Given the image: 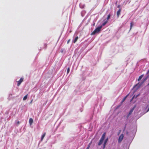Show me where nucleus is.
<instances>
[{
    "instance_id": "nucleus-17",
    "label": "nucleus",
    "mask_w": 149,
    "mask_h": 149,
    "mask_svg": "<svg viewBox=\"0 0 149 149\" xmlns=\"http://www.w3.org/2000/svg\"><path fill=\"white\" fill-rule=\"evenodd\" d=\"M108 138H107V139H106L104 141V144H106V143L108 141Z\"/></svg>"
},
{
    "instance_id": "nucleus-3",
    "label": "nucleus",
    "mask_w": 149,
    "mask_h": 149,
    "mask_svg": "<svg viewBox=\"0 0 149 149\" xmlns=\"http://www.w3.org/2000/svg\"><path fill=\"white\" fill-rule=\"evenodd\" d=\"M124 137V135L123 134H121L119 136L118 139V142L120 143L122 141Z\"/></svg>"
},
{
    "instance_id": "nucleus-19",
    "label": "nucleus",
    "mask_w": 149,
    "mask_h": 149,
    "mask_svg": "<svg viewBox=\"0 0 149 149\" xmlns=\"http://www.w3.org/2000/svg\"><path fill=\"white\" fill-rule=\"evenodd\" d=\"M110 14H109L108 16V17H107V20H108L110 18Z\"/></svg>"
},
{
    "instance_id": "nucleus-20",
    "label": "nucleus",
    "mask_w": 149,
    "mask_h": 149,
    "mask_svg": "<svg viewBox=\"0 0 149 149\" xmlns=\"http://www.w3.org/2000/svg\"><path fill=\"white\" fill-rule=\"evenodd\" d=\"M90 144L91 143H90L89 144V145H88V147H87V148H86V149H89V147H90Z\"/></svg>"
},
{
    "instance_id": "nucleus-24",
    "label": "nucleus",
    "mask_w": 149,
    "mask_h": 149,
    "mask_svg": "<svg viewBox=\"0 0 149 149\" xmlns=\"http://www.w3.org/2000/svg\"><path fill=\"white\" fill-rule=\"evenodd\" d=\"M70 39H69V40H68V42H67V43H68H68L69 42H70Z\"/></svg>"
},
{
    "instance_id": "nucleus-1",
    "label": "nucleus",
    "mask_w": 149,
    "mask_h": 149,
    "mask_svg": "<svg viewBox=\"0 0 149 149\" xmlns=\"http://www.w3.org/2000/svg\"><path fill=\"white\" fill-rule=\"evenodd\" d=\"M105 135L106 133L104 132L103 134L98 143V145L99 146H100L103 143V141L105 139Z\"/></svg>"
},
{
    "instance_id": "nucleus-15",
    "label": "nucleus",
    "mask_w": 149,
    "mask_h": 149,
    "mask_svg": "<svg viewBox=\"0 0 149 149\" xmlns=\"http://www.w3.org/2000/svg\"><path fill=\"white\" fill-rule=\"evenodd\" d=\"M133 25V23L132 22L130 23V30L131 29L132 26Z\"/></svg>"
},
{
    "instance_id": "nucleus-11",
    "label": "nucleus",
    "mask_w": 149,
    "mask_h": 149,
    "mask_svg": "<svg viewBox=\"0 0 149 149\" xmlns=\"http://www.w3.org/2000/svg\"><path fill=\"white\" fill-rule=\"evenodd\" d=\"M128 96V95H126L125 97H124V98L123 99V100H122V101L121 102V104L123 103V102L125 101V100L126 99V98H127Z\"/></svg>"
},
{
    "instance_id": "nucleus-31",
    "label": "nucleus",
    "mask_w": 149,
    "mask_h": 149,
    "mask_svg": "<svg viewBox=\"0 0 149 149\" xmlns=\"http://www.w3.org/2000/svg\"><path fill=\"white\" fill-rule=\"evenodd\" d=\"M127 134H128V132H127Z\"/></svg>"
},
{
    "instance_id": "nucleus-23",
    "label": "nucleus",
    "mask_w": 149,
    "mask_h": 149,
    "mask_svg": "<svg viewBox=\"0 0 149 149\" xmlns=\"http://www.w3.org/2000/svg\"><path fill=\"white\" fill-rule=\"evenodd\" d=\"M19 121H17V125H19Z\"/></svg>"
},
{
    "instance_id": "nucleus-9",
    "label": "nucleus",
    "mask_w": 149,
    "mask_h": 149,
    "mask_svg": "<svg viewBox=\"0 0 149 149\" xmlns=\"http://www.w3.org/2000/svg\"><path fill=\"white\" fill-rule=\"evenodd\" d=\"M121 10V9H119V10L117 12V14L118 17L119 15H120Z\"/></svg>"
},
{
    "instance_id": "nucleus-32",
    "label": "nucleus",
    "mask_w": 149,
    "mask_h": 149,
    "mask_svg": "<svg viewBox=\"0 0 149 149\" xmlns=\"http://www.w3.org/2000/svg\"><path fill=\"white\" fill-rule=\"evenodd\" d=\"M148 85H149V83L148 84Z\"/></svg>"
},
{
    "instance_id": "nucleus-8",
    "label": "nucleus",
    "mask_w": 149,
    "mask_h": 149,
    "mask_svg": "<svg viewBox=\"0 0 149 149\" xmlns=\"http://www.w3.org/2000/svg\"><path fill=\"white\" fill-rule=\"evenodd\" d=\"M45 135H46V133H45L42 135V137H41V141H42L43 140L44 137H45Z\"/></svg>"
},
{
    "instance_id": "nucleus-4",
    "label": "nucleus",
    "mask_w": 149,
    "mask_h": 149,
    "mask_svg": "<svg viewBox=\"0 0 149 149\" xmlns=\"http://www.w3.org/2000/svg\"><path fill=\"white\" fill-rule=\"evenodd\" d=\"M136 107V106L135 105L133 108H132L130 111H129V113L127 115V117L128 118L130 115L132 113L133 111L135 109V108Z\"/></svg>"
},
{
    "instance_id": "nucleus-18",
    "label": "nucleus",
    "mask_w": 149,
    "mask_h": 149,
    "mask_svg": "<svg viewBox=\"0 0 149 149\" xmlns=\"http://www.w3.org/2000/svg\"><path fill=\"white\" fill-rule=\"evenodd\" d=\"M70 71V69L69 68H68L67 70V74H68L69 73Z\"/></svg>"
},
{
    "instance_id": "nucleus-16",
    "label": "nucleus",
    "mask_w": 149,
    "mask_h": 149,
    "mask_svg": "<svg viewBox=\"0 0 149 149\" xmlns=\"http://www.w3.org/2000/svg\"><path fill=\"white\" fill-rule=\"evenodd\" d=\"M80 7V8H83L84 7V5H82L81 4H80L79 5Z\"/></svg>"
},
{
    "instance_id": "nucleus-2",
    "label": "nucleus",
    "mask_w": 149,
    "mask_h": 149,
    "mask_svg": "<svg viewBox=\"0 0 149 149\" xmlns=\"http://www.w3.org/2000/svg\"><path fill=\"white\" fill-rule=\"evenodd\" d=\"M102 28V26L98 27L96 28L95 30L92 33L91 35H94L96 33H98L100 31L101 29Z\"/></svg>"
},
{
    "instance_id": "nucleus-5",
    "label": "nucleus",
    "mask_w": 149,
    "mask_h": 149,
    "mask_svg": "<svg viewBox=\"0 0 149 149\" xmlns=\"http://www.w3.org/2000/svg\"><path fill=\"white\" fill-rule=\"evenodd\" d=\"M24 79L23 78H21L19 81H17V86H19L22 82L23 81Z\"/></svg>"
},
{
    "instance_id": "nucleus-29",
    "label": "nucleus",
    "mask_w": 149,
    "mask_h": 149,
    "mask_svg": "<svg viewBox=\"0 0 149 149\" xmlns=\"http://www.w3.org/2000/svg\"><path fill=\"white\" fill-rule=\"evenodd\" d=\"M148 72H149V70H148Z\"/></svg>"
},
{
    "instance_id": "nucleus-22",
    "label": "nucleus",
    "mask_w": 149,
    "mask_h": 149,
    "mask_svg": "<svg viewBox=\"0 0 149 149\" xmlns=\"http://www.w3.org/2000/svg\"><path fill=\"white\" fill-rule=\"evenodd\" d=\"M106 145V144H104V145H103V148H105V147Z\"/></svg>"
},
{
    "instance_id": "nucleus-12",
    "label": "nucleus",
    "mask_w": 149,
    "mask_h": 149,
    "mask_svg": "<svg viewBox=\"0 0 149 149\" xmlns=\"http://www.w3.org/2000/svg\"><path fill=\"white\" fill-rule=\"evenodd\" d=\"M107 21H105L100 26H102V27L103 26H104L107 23Z\"/></svg>"
},
{
    "instance_id": "nucleus-30",
    "label": "nucleus",
    "mask_w": 149,
    "mask_h": 149,
    "mask_svg": "<svg viewBox=\"0 0 149 149\" xmlns=\"http://www.w3.org/2000/svg\"><path fill=\"white\" fill-rule=\"evenodd\" d=\"M138 96V95H137V96H136V97H137V96Z\"/></svg>"
},
{
    "instance_id": "nucleus-14",
    "label": "nucleus",
    "mask_w": 149,
    "mask_h": 149,
    "mask_svg": "<svg viewBox=\"0 0 149 149\" xmlns=\"http://www.w3.org/2000/svg\"><path fill=\"white\" fill-rule=\"evenodd\" d=\"M143 77V75H141V76H140L139 77V78L138 79V81H139Z\"/></svg>"
},
{
    "instance_id": "nucleus-25",
    "label": "nucleus",
    "mask_w": 149,
    "mask_h": 149,
    "mask_svg": "<svg viewBox=\"0 0 149 149\" xmlns=\"http://www.w3.org/2000/svg\"><path fill=\"white\" fill-rule=\"evenodd\" d=\"M134 96L132 98V99L131 100H132L133 99V98H134Z\"/></svg>"
},
{
    "instance_id": "nucleus-10",
    "label": "nucleus",
    "mask_w": 149,
    "mask_h": 149,
    "mask_svg": "<svg viewBox=\"0 0 149 149\" xmlns=\"http://www.w3.org/2000/svg\"><path fill=\"white\" fill-rule=\"evenodd\" d=\"M78 37L77 36L73 40V42L74 43H75L77 40L78 39Z\"/></svg>"
},
{
    "instance_id": "nucleus-27",
    "label": "nucleus",
    "mask_w": 149,
    "mask_h": 149,
    "mask_svg": "<svg viewBox=\"0 0 149 149\" xmlns=\"http://www.w3.org/2000/svg\"><path fill=\"white\" fill-rule=\"evenodd\" d=\"M149 111V108H148V110H147V112H148V111Z\"/></svg>"
},
{
    "instance_id": "nucleus-13",
    "label": "nucleus",
    "mask_w": 149,
    "mask_h": 149,
    "mask_svg": "<svg viewBox=\"0 0 149 149\" xmlns=\"http://www.w3.org/2000/svg\"><path fill=\"white\" fill-rule=\"evenodd\" d=\"M27 96H28V94H27L26 95H25L24 96V98H23V100H26L27 99Z\"/></svg>"
},
{
    "instance_id": "nucleus-21",
    "label": "nucleus",
    "mask_w": 149,
    "mask_h": 149,
    "mask_svg": "<svg viewBox=\"0 0 149 149\" xmlns=\"http://www.w3.org/2000/svg\"><path fill=\"white\" fill-rule=\"evenodd\" d=\"M106 145V144H104V145H103V148H105V147Z\"/></svg>"
},
{
    "instance_id": "nucleus-6",
    "label": "nucleus",
    "mask_w": 149,
    "mask_h": 149,
    "mask_svg": "<svg viewBox=\"0 0 149 149\" xmlns=\"http://www.w3.org/2000/svg\"><path fill=\"white\" fill-rule=\"evenodd\" d=\"M142 84V83L141 84H139V83H138V84H136L134 87V88H139L140 86H141V85Z\"/></svg>"
},
{
    "instance_id": "nucleus-26",
    "label": "nucleus",
    "mask_w": 149,
    "mask_h": 149,
    "mask_svg": "<svg viewBox=\"0 0 149 149\" xmlns=\"http://www.w3.org/2000/svg\"><path fill=\"white\" fill-rule=\"evenodd\" d=\"M32 101H33V100H32L30 102V103H32Z\"/></svg>"
},
{
    "instance_id": "nucleus-28",
    "label": "nucleus",
    "mask_w": 149,
    "mask_h": 149,
    "mask_svg": "<svg viewBox=\"0 0 149 149\" xmlns=\"http://www.w3.org/2000/svg\"><path fill=\"white\" fill-rule=\"evenodd\" d=\"M83 12H82L81 13V15H82V13H83Z\"/></svg>"
},
{
    "instance_id": "nucleus-7",
    "label": "nucleus",
    "mask_w": 149,
    "mask_h": 149,
    "mask_svg": "<svg viewBox=\"0 0 149 149\" xmlns=\"http://www.w3.org/2000/svg\"><path fill=\"white\" fill-rule=\"evenodd\" d=\"M33 119L31 118L29 119V123L30 125H31L33 123Z\"/></svg>"
}]
</instances>
